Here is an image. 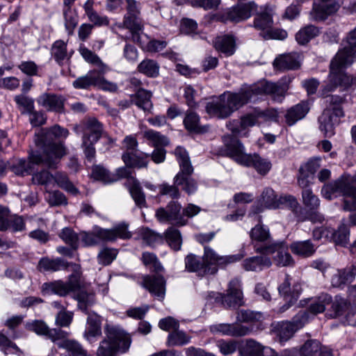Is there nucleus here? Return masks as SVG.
<instances>
[{
  "label": "nucleus",
  "instance_id": "f257e3e1",
  "mask_svg": "<svg viewBox=\"0 0 356 356\" xmlns=\"http://www.w3.org/2000/svg\"><path fill=\"white\" fill-rule=\"evenodd\" d=\"M68 135L67 129L57 124L50 129H41L35 134L34 141L42 152L30 154L29 161L24 159L14 161L10 165V170L17 175L24 176L31 172V163L56 168L60 159L66 154V149L61 143H56L54 140L65 138Z\"/></svg>",
  "mask_w": 356,
  "mask_h": 356
},
{
  "label": "nucleus",
  "instance_id": "f03ea898",
  "mask_svg": "<svg viewBox=\"0 0 356 356\" xmlns=\"http://www.w3.org/2000/svg\"><path fill=\"white\" fill-rule=\"evenodd\" d=\"M226 147V154L237 163L245 167H253L261 175H266L271 169L269 160L261 157L257 154H245L244 147L236 138L227 136L223 138Z\"/></svg>",
  "mask_w": 356,
  "mask_h": 356
},
{
  "label": "nucleus",
  "instance_id": "7ed1b4c3",
  "mask_svg": "<svg viewBox=\"0 0 356 356\" xmlns=\"http://www.w3.org/2000/svg\"><path fill=\"white\" fill-rule=\"evenodd\" d=\"M250 102V97L245 86L237 92H225L218 98L208 102L206 105L207 113L212 117L219 119L229 118L234 111Z\"/></svg>",
  "mask_w": 356,
  "mask_h": 356
},
{
  "label": "nucleus",
  "instance_id": "20e7f679",
  "mask_svg": "<svg viewBox=\"0 0 356 356\" xmlns=\"http://www.w3.org/2000/svg\"><path fill=\"white\" fill-rule=\"evenodd\" d=\"M322 195L327 200L343 196V209L356 210V187L350 175L343 174L336 180L325 184L321 189Z\"/></svg>",
  "mask_w": 356,
  "mask_h": 356
},
{
  "label": "nucleus",
  "instance_id": "39448f33",
  "mask_svg": "<svg viewBox=\"0 0 356 356\" xmlns=\"http://www.w3.org/2000/svg\"><path fill=\"white\" fill-rule=\"evenodd\" d=\"M105 334L106 338L101 341L97 351V356H115L118 351L125 353L129 350L131 337L120 327L106 324Z\"/></svg>",
  "mask_w": 356,
  "mask_h": 356
},
{
  "label": "nucleus",
  "instance_id": "423d86ee",
  "mask_svg": "<svg viewBox=\"0 0 356 356\" xmlns=\"http://www.w3.org/2000/svg\"><path fill=\"white\" fill-rule=\"evenodd\" d=\"M131 236V233L128 231L127 225L122 223L112 229L95 226L90 232L81 234V241L86 246H91L98 244L100 241H114L117 238L129 239Z\"/></svg>",
  "mask_w": 356,
  "mask_h": 356
},
{
  "label": "nucleus",
  "instance_id": "0eeeda50",
  "mask_svg": "<svg viewBox=\"0 0 356 356\" xmlns=\"http://www.w3.org/2000/svg\"><path fill=\"white\" fill-rule=\"evenodd\" d=\"M289 82V79L288 81L280 80L277 82L263 81L246 86L245 89L248 96L250 97V102L255 100L259 95H269L273 101L281 103L286 95Z\"/></svg>",
  "mask_w": 356,
  "mask_h": 356
},
{
  "label": "nucleus",
  "instance_id": "6e6552de",
  "mask_svg": "<svg viewBox=\"0 0 356 356\" xmlns=\"http://www.w3.org/2000/svg\"><path fill=\"white\" fill-rule=\"evenodd\" d=\"M273 10L266 8L265 10L257 14L254 19V27L260 31V35L265 40H284L287 33L283 29H273Z\"/></svg>",
  "mask_w": 356,
  "mask_h": 356
},
{
  "label": "nucleus",
  "instance_id": "1a4fd4ad",
  "mask_svg": "<svg viewBox=\"0 0 356 356\" xmlns=\"http://www.w3.org/2000/svg\"><path fill=\"white\" fill-rule=\"evenodd\" d=\"M257 8V6L254 1L238 3L223 13L216 14L213 15V19L223 23L227 22L238 23L250 18Z\"/></svg>",
  "mask_w": 356,
  "mask_h": 356
},
{
  "label": "nucleus",
  "instance_id": "9d476101",
  "mask_svg": "<svg viewBox=\"0 0 356 356\" xmlns=\"http://www.w3.org/2000/svg\"><path fill=\"white\" fill-rule=\"evenodd\" d=\"M122 143L125 151L122 156V159L125 165L130 167H137L138 168L147 167L149 154H137L138 141L135 136H126Z\"/></svg>",
  "mask_w": 356,
  "mask_h": 356
},
{
  "label": "nucleus",
  "instance_id": "9b49d317",
  "mask_svg": "<svg viewBox=\"0 0 356 356\" xmlns=\"http://www.w3.org/2000/svg\"><path fill=\"white\" fill-rule=\"evenodd\" d=\"M308 312L300 311L290 321L277 323L275 327L280 341H286L294 333L301 329L308 321Z\"/></svg>",
  "mask_w": 356,
  "mask_h": 356
},
{
  "label": "nucleus",
  "instance_id": "f8f14e48",
  "mask_svg": "<svg viewBox=\"0 0 356 356\" xmlns=\"http://www.w3.org/2000/svg\"><path fill=\"white\" fill-rule=\"evenodd\" d=\"M155 216L160 222H168L178 227L184 226L188 222L183 216L182 207L177 201H170L165 207L159 208Z\"/></svg>",
  "mask_w": 356,
  "mask_h": 356
},
{
  "label": "nucleus",
  "instance_id": "ddd939ff",
  "mask_svg": "<svg viewBox=\"0 0 356 356\" xmlns=\"http://www.w3.org/2000/svg\"><path fill=\"white\" fill-rule=\"evenodd\" d=\"M256 252L265 255L275 254L273 259L278 266H287L293 264L287 245L284 242H273L264 246L256 247Z\"/></svg>",
  "mask_w": 356,
  "mask_h": 356
},
{
  "label": "nucleus",
  "instance_id": "4468645a",
  "mask_svg": "<svg viewBox=\"0 0 356 356\" xmlns=\"http://www.w3.org/2000/svg\"><path fill=\"white\" fill-rule=\"evenodd\" d=\"M74 130L77 134H83L82 140H85V144L88 141L97 142L103 133L102 124L94 118L83 120L74 126Z\"/></svg>",
  "mask_w": 356,
  "mask_h": 356
},
{
  "label": "nucleus",
  "instance_id": "2eb2a0df",
  "mask_svg": "<svg viewBox=\"0 0 356 356\" xmlns=\"http://www.w3.org/2000/svg\"><path fill=\"white\" fill-rule=\"evenodd\" d=\"M342 60L333 58L330 63V78L332 81H337L338 86L348 89L356 83V78L344 72V68L352 63H343Z\"/></svg>",
  "mask_w": 356,
  "mask_h": 356
},
{
  "label": "nucleus",
  "instance_id": "dca6fc26",
  "mask_svg": "<svg viewBox=\"0 0 356 356\" xmlns=\"http://www.w3.org/2000/svg\"><path fill=\"white\" fill-rule=\"evenodd\" d=\"M222 303L227 307H237L243 305V295L241 282L234 279L229 282L226 293L220 294Z\"/></svg>",
  "mask_w": 356,
  "mask_h": 356
},
{
  "label": "nucleus",
  "instance_id": "f3484780",
  "mask_svg": "<svg viewBox=\"0 0 356 356\" xmlns=\"http://www.w3.org/2000/svg\"><path fill=\"white\" fill-rule=\"evenodd\" d=\"M243 257V254L220 256L213 249L205 246L202 260L205 264L206 268H213L212 266L213 265L224 267L228 264L240 261Z\"/></svg>",
  "mask_w": 356,
  "mask_h": 356
},
{
  "label": "nucleus",
  "instance_id": "a211bd4d",
  "mask_svg": "<svg viewBox=\"0 0 356 356\" xmlns=\"http://www.w3.org/2000/svg\"><path fill=\"white\" fill-rule=\"evenodd\" d=\"M266 115L264 111H255L254 113L247 114L241 117V120H233L227 124V127L234 136H246V132L242 133L248 127H253L257 122L259 118Z\"/></svg>",
  "mask_w": 356,
  "mask_h": 356
},
{
  "label": "nucleus",
  "instance_id": "6ab92c4d",
  "mask_svg": "<svg viewBox=\"0 0 356 356\" xmlns=\"http://www.w3.org/2000/svg\"><path fill=\"white\" fill-rule=\"evenodd\" d=\"M342 45L343 48L333 58L343 60V63H354L356 60V28L348 33Z\"/></svg>",
  "mask_w": 356,
  "mask_h": 356
},
{
  "label": "nucleus",
  "instance_id": "aec40b11",
  "mask_svg": "<svg viewBox=\"0 0 356 356\" xmlns=\"http://www.w3.org/2000/svg\"><path fill=\"white\" fill-rule=\"evenodd\" d=\"M287 290H291L290 277L288 275H286L284 282L278 287L280 295L286 302V303L280 308V312H285L294 305L302 291L301 286L299 284H293L291 294H287Z\"/></svg>",
  "mask_w": 356,
  "mask_h": 356
},
{
  "label": "nucleus",
  "instance_id": "412c9836",
  "mask_svg": "<svg viewBox=\"0 0 356 356\" xmlns=\"http://www.w3.org/2000/svg\"><path fill=\"white\" fill-rule=\"evenodd\" d=\"M28 327L30 330L33 331L37 334L46 336L54 343L67 338L69 335L67 332L60 328L49 329L47 325L42 321H35L30 323Z\"/></svg>",
  "mask_w": 356,
  "mask_h": 356
},
{
  "label": "nucleus",
  "instance_id": "4be33fe9",
  "mask_svg": "<svg viewBox=\"0 0 356 356\" xmlns=\"http://www.w3.org/2000/svg\"><path fill=\"white\" fill-rule=\"evenodd\" d=\"M263 203L268 208L276 209L280 204H287L290 207L295 209L298 207V203L296 199L291 195H286L277 198L274 191L270 188H266L261 194Z\"/></svg>",
  "mask_w": 356,
  "mask_h": 356
},
{
  "label": "nucleus",
  "instance_id": "5701e85b",
  "mask_svg": "<svg viewBox=\"0 0 356 356\" xmlns=\"http://www.w3.org/2000/svg\"><path fill=\"white\" fill-rule=\"evenodd\" d=\"M165 284V280L161 275H146L142 283V286L159 300L164 299Z\"/></svg>",
  "mask_w": 356,
  "mask_h": 356
},
{
  "label": "nucleus",
  "instance_id": "b1692460",
  "mask_svg": "<svg viewBox=\"0 0 356 356\" xmlns=\"http://www.w3.org/2000/svg\"><path fill=\"white\" fill-rule=\"evenodd\" d=\"M210 330L213 333H219L232 337H243L248 334L252 329L237 323H219L211 325Z\"/></svg>",
  "mask_w": 356,
  "mask_h": 356
},
{
  "label": "nucleus",
  "instance_id": "393cba45",
  "mask_svg": "<svg viewBox=\"0 0 356 356\" xmlns=\"http://www.w3.org/2000/svg\"><path fill=\"white\" fill-rule=\"evenodd\" d=\"M273 66L279 70H295L300 67V56L296 52L279 55L273 61Z\"/></svg>",
  "mask_w": 356,
  "mask_h": 356
},
{
  "label": "nucleus",
  "instance_id": "a878e982",
  "mask_svg": "<svg viewBox=\"0 0 356 356\" xmlns=\"http://www.w3.org/2000/svg\"><path fill=\"white\" fill-rule=\"evenodd\" d=\"M356 276V261L350 267L338 269L332 275L331 284L333 287H343L351 283Z\"/></svg>",
  "mask_w": 356,
  "mask_h": 356
},
{
  "label": "nucleus",
  "instance_id": "bb28decb",
  "mask_svg": "<svg viewBox=\"0 0 356 356\" xmlns=\"http://www.w3.org/2000/svg\"><path fill=\"white\" fill-rule=\"evenodd\" d=\"M309 109V103L305 101H302L289 108L284 115L286 124L289 126L294 125L298 121L303 119L307 115Z\"/></svg>",
  "mask_w": 356,
  "mask_h": 356
},
{
  "label": "nucleus",
  "instance_id": "cd10ccee",
  "mask_svg": "<svg viewBox=\"0 0 356 356\" xmlns=\"http://www.w3.org/2000/svg\"><path fill=\"white\" fill-rule=\"evenodd\" d=\"M38 103L47 111L63 113L65 99L61 95L52 93H44L38 99Z\"/></svg>",
  "mask_w": 356,
  "mask_h": 356
},
{
  "label": "nucleus",
  "instance_id": "c85d7f7f",
  "mask_svg": "<svg viewBox=\"0 0 356 356\" xmlns=\"http://www.w3.org/2000/svg\"><path fill=\"white\" fill-rule=\"evenodd\" d=\"M186 268L189 272H196L203 276L207 273L214 274L217 272L216 268H206L202 259L193 254H189L185 258Z\"/></svg>",
  "mask_w": 356,
  "mask_h": 356
},
{
  "label": "nucleus",
  "instance_id": "c756f323",
  "mask_svg": "<svg viewBox=\"0 0 356 356\" xmlns=\"http://www.w3.org/2000/svg\"><path fill=\"white\" fill-rule=\"evenodd\" d=\"M339 118H336L331 113V111L325 109L319 117L320 129L326 137H331L334 134V127L339 124Z\"/></svg>",
  "mask_w": 356,
  "mask_h": 356
},
{
  "label": "nucleus",
  "instance_id": "7c9ffc66",
  "mask_svg": "<svg viewBox=\"0 0 356 356\" xmlns=\"http://www.w3.org/2000/svg\"><path fill=\"white\" fill-rule=\"evenodd\" d=\"M68 264L60 258L51 259L47 257L40 259L37 268L40 272H56L66 269Z\"/></svg>",
  "mask_w": 356,
  "mask_h": 356
},
{
  "label": "nucleus",
  "instance_id": "2f4dec72",
  "mask_svg": "<svg viewBox=\"0 0 356 356\" xmlns=\"http://www.w3.org/2000/svg\"><path fill=\"white\" fill-rule=\"evenodd\" d=\"M101 325V316L95 313L88 314L84 332L85 338L90 341L92 338L100 336L102 334Z\"/></svg>",
  "mask_w": 356,
  "mask_h": 356
},
{
  "label": "nucleus",
  "instance_id": "473e14b6",
  "mask_svg": "<svg viewBox=\"0 0 356 356\" xmlns=\"http://www.w3.org/2000/svg\"><path fill=\"white\" fill-rule=\"evenodd\" d=\"M250 238L253 243L254 247L264 246L273 243L271 241V237L268 229L265 228L263 225L259 224L254 227L250 232Z\"/></svg>",
  "mask_w": 356,
  "mask_h": 356
},
{
  "label": "nucleus",
  "instance_id": "72a5a7b5",
  "mask_svg": "<svg viewBox=\"0 0 356 356\" xmlns=\"http://www.w3.org/2000/svg\"><path fill=\"white\" fill-rule=\"evenodd\" d=\"M271 265L270 259L265 254L245 259L243 262V266L247 271L262 270L264 268H269Z\"/></svg>",
  "mask_w": 356,
  "mask_h": 356
},
{
  "label": "nucleus",
  "instance_id": "f704fd0d",
  "mask_svg": "<svg viewBox=\"0 0 356 356\" xmlns=\"http://www.w3.org/2000/svg\"><path fill=\"white\" fill-rule=\"evenodd\" d=\"M184 124L186 129L191 132L202 134L207 132L209 129L208 126H201L199 115L192 111L187 112Z\"/></svg>",
  "mask_w": 356,
  "mask_h": 356
},
{
  "label": "nucleus",
  "instance_id": "c9c22d12",
  "mask_svg": "<svg viewBox=\"0 0 356 356\" xmlns=\"http://www.w3.org/2000/svg\"><path fill=\"white\" fill-rule=\"evenodd\" d=\"M175 155L179 165V172L186 175H192L193 172V168L191 165L190 157L186 150L181 147H177L175 149Z\"/></svg>",
  "mask_w": 356,
  "mask_h": 356
},
{
  "label": "nucleus",
  "instance_id": "e433bc0d",
  "mask_svg": "<svg viewBox=\"0 0 356 356\" xmlns=\"http://www.w3.org/2000/svg\"><path fill=\"white\" fill-rule=\"evenodd\" d=\"M128 186L136 204L140 208L145 207V196L142 191L139 181L134 177H131L128 181Z\"/></svg>",
  "mask_w": 356,
  "mask_h": 356
},
{
  "label": "nucleus",
  "instance_id": "4c0bfd02",
  "mask_svg": "<svg viewBox=\"0 0 356 356\" xmlns=\"http://www.w3.org/2000/svg\"><path fill=\"white\" fill-rule=\"evenodd\" d=\"M151 97L152 92L142 88L138 89L136 93L132 95L134 104L145 111H149L152 108Z\"/></svg>",
  "mask_w": 356,
  "mask_h": 356
},
{
  "label": "nucleus",
  "instance_id": "58836bf2",
  "mask_svg": "<svg viewBox=\"0 0 356 356\" xmlns=\"http://www.w3.org/2000/svg\"><path fill=\"white\" fill-rule=\"evenodd\" d=\"M330 238L333 242L342 247H346L349 243L350 229L345 224L340 225L337 230L331 229Z\"/></svg>",
  "mask_w": 356,
  "mask_h": 356
},
{
  "label": "nucleus",
  "instance_id": "ea45409f",
  "mask_svg": "<svg viewBox=\"0 0 356 356\" xmlns=\"http://www.w3.org/2000/svg\"><path fill=\"white\" fill-rule=\"evenodd\" d=\"M290 248L293 254L303 257H310L315 252L314 245L309 240L293 242Z\"/></svg>",
  "mask_w": 356,
  "mask_h": 356
},
{
  "label": "nucleus",
  "instance_id": "a19ab883",
  "mask_svg": "<svg viewBox=\"0 0 356 356\" xmlns=\"http://www.w3.org/2000/svg\"><path fill=\"white\" fill-rule=\"evenodd\" d=\"M214 46L218 51L231 56L235 51V40L229 35L219 37L216 39Z\"/></svg>",
  "mask_w": 356,
  "mask_h": 356
},
{
  "label": "nucleus",
  "instance_id": "79ce46f5",
  "mask_svg": "<svg viewBox=\"0 0 356 356\" xmlns=\"http://www.w3.org/2000/svg\"><path fill=\"white\" fill-rule=\"evenodd\" d=\"M318 27L314 25H307L300 29L296 34V40L299 44L304 45L319 34Z\"/></svg>",
  "mask_w": 356,
  "mask_h": 356
},
{
  "label": "nucleus",
  "instance_id": "37998d69",
  "mask_svg": "<svg viewBox=\"0 0 356 356\" xmlns=\"http://www.w3.org/2000/svg\"><path fill=\"white\" fill-rule=\"evenodd\" d=\"M325 350H329L326 348H322L319 341L316 340H308L300 348L302 356H323Z\"/></svg>",
  "mask_w": 356,
  "mask_h": 356
},
{
  "label": "nucleus",
  "instance_id": "c03bdc74",
  "mask_svg": "<svg viewBox=\"0 0 356 356\" xmlns=\"http://www.w3.org/2000/svg\"><path fill=\"white\" fill-rule=\"evenodd\" d=\"M325 102L330 108L331 113L336 118H343L345 115L342 104L346 102L345 97L331 95L325 99Z\"/></svg>",
  "mask_w": 356,
  "mask_h": 356
},
{
  "label": "nucleus",
  "instance_id": "a18cd8bd",
  "mask_svg": "<svg viewBox=\"0 0 356 356\" xmlns=\"http://www.w3.org/2000/svg\"><path fill=\"white\" fill-rule=\"evenodd\" d=\"M63 17L64 24L69 35H72L78 24V15L76 10L72 6H64Z\"/></svg>",
  "mask_w": 356,
  "mask_h": 356
},
{
  "label": "nucleus",
  "instance_id": "49530a36",
  "mask_svg": "<svg viewBox=\"0 0 356 356\" xmlns=\"http://www.w3.org/2000/svg\"><path fill=\"white\" fill-rule=\"evenodd\" d=\"M56 343L59 348L65 349L67 352L71 353L73 356H88L86 351L81 344L74 340L65 338Z\"/></svg>",
  "mask_w": 356,
  "mask_h": 356
},
{
  "label": "nucleus",
  "instance_id": "de8ad7c7",
  "mask_svg": "<svg viewBox=\"0 0 356 356\" xmlns=\"http://www.w3.org/2000/svg\"><path fill=\"white\" fill-rule=\"evenodd\" d=\"M97 70L89 71L85 76L77 78L72 83L76 89L87 90L91 86H96Z\"/></svg>",
  "mask_w": 356,
  "mask_h": 356
},
{
  "label": "nucleus",
  "instance_id": "09e8293b",
  "mask_svg": "<svg viewBox=\"0 0 356 356\" xmlns=\"http://www.w3.org/2000/svg\"><path fill=\"white\" fill-rule=\"evenodd\" d=\"M42 291L44 294L55 293L60 296H65L69 293L67 286L61 281L44 283Z\"/></svg>",
  "mask_w": 356,
  "mask_h": 356
},
{
  "label": "nucleus",
  "instance_id": "8fccbe9b",
  "mask_svg": "<svg viewBox=\"0 0 356 356\" xmlns=\"http://www.w3.org/2000/svg\"><path fill=\"white\" fill-rule=\"evenodd\" d=\"M79 51L83 58L87 62L94 64L97 67L96 70H99V73H105L107 71L108 67L92 51L86 47H81Z\"/></svg>",
  "mask_w": 356,
  "mask_h": 356
},
{
  "label": "nucleus",
  "instance_id": "3c124183",
  "mask_svg": "<svg viewBox=\"0 0 356 356\" xmlns=\"http://www.w3.org/2000/svg\"><path fill=\"white\" fill-rule=\"evenodd\" d=\"M191 175L179 172L175 177V184L184 185L183 189L188 194L194 193L197 188L196 182L191 177Z\"/></svg>",
  "mask_w": 356,
  "mask_h": 356
},
{
  "label": "nucleus",
  "instance_id": "603ef678",
  "mask_svg": "<svg viewBox=\"0 0 356 356\" xmlns=\"http://www.w3.org/2000/svg\"><path fill=\"white\" fill-rule=\"evenodd\" d=\"M138 70L149 77H156L159 74V65L153 60L146 59L138 65Z\"/></svg>",
  "mask_w": 356,
  "mask_h": 356
},
{
  "label": "nucleus",
  "instance_id": "864d4df0",
  "mask_svg": "<svg viewBox=\"0 0 356 356\" xmlns=\"http://www.w3.org/2000/svg\"><path fill=\"white\" fill-rule=\"evenodd\" d=\"M165 238L169 245L175 251L179 250L182 244L180 232L173 227H169L165 232Z\"/></svg>",
  "mask_w": 356,
  "mask_h": 356
},
{
  "label": "nucleus",
  "instance_id": "5fc2aeb1",
  "mask_svg": "<svg viewBox=\"0 0 356 356\" xmlns=\"http://www.w3.org/2000/svg\"><path fill=\"white\" fill-rule=\"evenodd\" d=\"M331 296L327 293H322L316 300L309 307V311L313 314L322 313L325 311L326 306L330 305Z\"/></svg>",
  "mask_w": 356,
  "mask_h": 356
},
{
  "label": "nucleus",
  "instance_id": "6e6d98bb",
  "mask_svg": "<svg viewBox=\"0 0 356 356\" xmlns=\"http://www.w3.org/2000/svg\"><path fill=\"white\" fill-rule=\"evenodd\" d=\"M302 202L308 211L317 210L320 206V200L315 195L311 189H306L302 192Z\"/></svg>",
  "mask_w": 356,
  "mask_h": 356
},
{
  "label": "nucleus",
  "instance_id": "4d7b16f0",
  "mask_svg": "<svg viewBox=\"0 0 356 356\" xmlns=\"http://www.w3.org/2000/svg\"><path fill=\"white\" fill-rule=\"evenodd\" d=\"M54 181L56 182L59 187L73 195H76L79 193L78 189L70 181L68 177L65 173L57 172L56 175L54 176Z\"/></svg>",
  "mask_w": 356,
  "mask_h": 356
},
{
  "label": "nucleus",
  "instance_id": "13d9d810",
  "mask_svg": "<svg viewBox=\"0 0 356 356\" xmlns=\"http://www.w3.org/2000/svg\"><path fill=\"white\" fill-rule=\"evenodd\" d=\"M262 346L252 339H248L240 350L241 356H261Z\"/></svg>",
  "mask_w": 356,
  "mask_h": 356
},
{
  "label": "nucleus",
  "instance_id": "bf43d9fd",
  "mask_svg": "<svg viewBox=\"0 0 356 356\" xmlns=\"http://www.w3.org/2000/svg\"><path fill=\"white\" fill-rule=\"evenodd\" d=\"M51 55L59 64L67 58L66 44L62 40L56 41L51 47Z\"/></svg>",
  "mask_w": 356,
  "mask_h": 356
},
{
  "label": "nucleus",
  "instance_id": "052dcab7",
  "mask_svg": "<svg viewBox=\"0 0 356 356\" xmlns=\"http://www.w3.org/2000/svg\"><path fill=\"white\" fill-rule=\"evenodd\" d=\"M118 26L120 28H126L129 29L130 32L141 31L143 27L138 15L128 14L124 15L122 24H120Z\"/></svg>",
  "mask_w": 356,
  "mask_h": 356
},
{
  "label": "nucleus",
  "instance_id": "680f3d73",
  "mask_svg": "<svg viewBox=\"0 0 356 356\" xmlns=\"http://www.w3.org/2000/svg\"><path fill=\"white\" fill-rule=\"evenodd\" d=\"M92 177L104 183H112L117 181L115 176L111 175L106 169L100 166L96 165L92 168Z\"/></svg>",
  "mask_w": 356,
  "mask_h": 356
},
{
  "label": "nucleus",
  "instance_id": "e2e57ef3",
  "mask_svg": "<svg viewBox=\"0 0 356 356\" xmlns=\"http://www.w3.org/2000/svg\"><path fill=\"white\" fill-rule=\"evenodd\" d=\"M144 136L151 141L155 147L166 146L169 143L168 139L165 136L154 130L145 131Z\"/></svg>",
  "mask_w": 356,
  "mask_h": 356
},
{
  "label": "nucleus",
  "instance_id": "0e129e2a",
  "mask_svg": "<svg viewBox=\"0 0 356 356\" xmlns=\"http://www.w3.org/2000/svg\"><path fill=\"white\" fill-rule=\"evenodd\" d=\"M190 340L184 332L175 330L172 332L168 337V345L171 346H182L187 343Z\"/></svg>",
  "mask_w": 356,
  "mask_h": 356
},
{
  "label": "nucleus",
  "instance_id": "69168bd1",
  "mask_svg": "<svg viewBox=\"0 0 356 356\" xmlns=\"http://www.w3.org/2000/svg\"><path fill=\"white\" fill-rule=\"evenodd\" d=\"M73 316V312L67 311L65 307H62V309L56 316V325L61 327H68L72 321Z\"/></svg>",
  "mask_w": 356,
  "mask_h": 356
},
{
  "label": "nucleus",
  "instance_id": "338daca9",
  "mask_svg": "<svg viewBox=\"0 0 356 356\" xmlns=\"http://www.w3.org/2000/svg\"><path fill=\"white\" fill-rule=\"evenodd\" d=\"M59 236L73 250H76L78 248L79 237L77 234L71 229L65 227L63 229L60 233Z\"/></svg>",
  "mask_w": 356,
  "mask_h": 356
},
{
  "label": "nucleus",
  "instance_id": "774afa93",
  "mask_svg": "<svg viewBox=\"0 0 356 356\" xmlns=\"http://www.w3.org/2000/svg\"><path fill=\"white\" fill-rule=\"evenodd\" d=\"M76 300H78V306L80 309L86 312L88 307L92 305L95 302V296L92 293H88L84 291H81L76 295Z\"/></svg>",
  "mask_w": 356,
  "mask_h": 356
}]
</instances>
